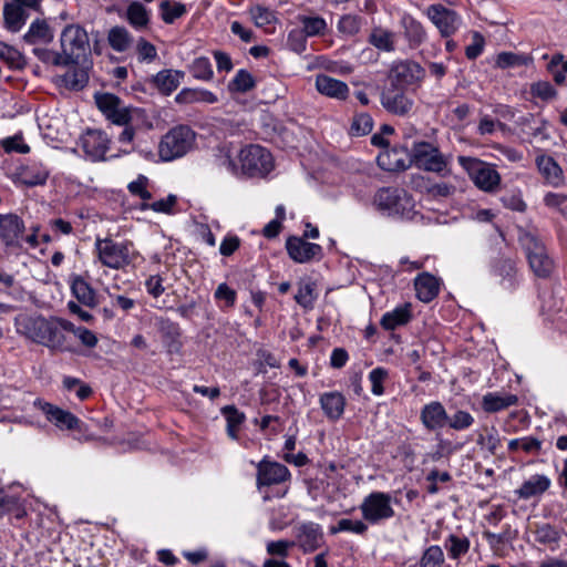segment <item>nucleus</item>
Here are the masks:
<instances>
[{
    "mask_svg": "<svg viewBox=\"0 0 567 567\" xmlns=\"http://www.w3.org/2000/svg\"><path fill=\"white\" fill-rule=\"evenodd\" d=\"M34 406L41 410L49 422L53 423L60 430H78L80 427V420L71 412L62 410L49 402L40 399L34 401Z\"/></svg>",
    "mask_w": 567,
    "mask_h": 567,
    "instance_id": "ddd939ff",
    "label": "nucleus"
},
{
    "mask_svg": "<svg viewBox=\"0 0 567 567\" xmlns=\"http://www.w3.org/2000/svg\"><path fill=\"white\" fill-rule=\"evenodd\" d=\"M530 93L533 96L539 97L543 101H548L557 95V91L547 81H539L530 86Z\"/></svg>",
    "mask_w": 567,
    "mask_h": 567,
    "instance_id": "5fc2aeb1",
    "label": "nucleus"
},
{
    "mask_svg": "<svg viewBox=\"0 0 567 567\" xmlns=\"http://www.w3.org/2000/svg\"><path fill=\"white\" fill-rule=\"evenodd\" d=\"M107 42L114 51L124 52L132 45L133 39L124 27L115 25L107 33Z\"/></svg>",
    "mask_w": 567,
    "mask_h": 567,
    "instance_id": "7c9ffc66",
    "label": "nucleus"
},
{
    "mask_svg": "<svg viewBox=\"0 0 567 567\" xmlns=\"http://www.w3.org/2000/svg\"><path fill=\"white\" fill-rule=\"evenodd\" d=\"M147 178L140 176L136 181L130 183L128 190L136 196H140L143 200H150L152 194L146 189Z\"/></svg>",
    "mask_w": 567,
    "mask_h": 567,
    "instance_id": "052dcab7",
    "label": "nucleus"
},
{
    "mask_svg": "<svg viewBox=\"0 0 567 567\" xmlns=\"http://www.w3.org/2000/svg\"><path fill=\"white\" fill-rule=\"evenodd\" d=\"M227 420V431L231 437H236V431L245 420L244 413L239 412L236 406L227 405L221 409Z\"/></svg>",
    "mask_w": 567,
    "mask_h": 567,
    "instance_id": "58836bf2",
    "label": "nucleus"
},
{
    "mask_svg": "<svg viewBox=\"0 0 567 567\" xmlns=\"http://www.w3.org/2000/svg\"><path fill=\"white\" fill-rule=\"evenodd\" d=\"M421 420L427 430H436L446 425L447 414L440 402H432L423 408Z\"/></svg>",
    "mask_w": 567,
    "mask_h": 567,
    "instance_id": "4be33fe9",
    "label": "nucleus"
},
{
    "mask_svg": "<svg viewBox=\"0 0 567 567\" xmlns=\"http://www.w3.org/2000/svg\"><path fill=\"white\" fill-rule=\"evenodd\" d=\"M405 30H406V34L415 43L422 42V40L425 37V31L423 30L421 23H419L414 19L410 18L409 21L405 22Z\"/></svg>",
    "mask_w": 567,
    "mask_h": 567,
    "instance_id": "338daca9",
    "label": "nucleus"
},
{
    "mask_svg": "<svg viewBox=\"0 0 567 567\" xmlns=\"http://www.w3.org/2000/svg\"><path fill=\"white\" fill-rule=\"evenodd\" d=\"M96 249L101 262L110 268L120 269L130 264L126 245L116 244L112 239L97 240Z\"/></svg>",
    "mask_w": 567,
    "mask_h": 567,
    "instance_id": "9b49d317",
    "label": "nucleus"
},
{
    "mask_svg": "<svg viewBox=\"0 0 567 567\" xmlns=\"http://www.w3.org/2000/svg\"><path fill=\"white\" fill-rule=\"evenodd\" d=\"M196 134L187 125L171 128L161 140L158 155L168 162L186 155L195 144Z\"/></svg>",
    "mask_w": 567,
    "mask_h": 567,
    "instance_id": "f03ea898",
    "label": "nucleus"
},
{
    "mask_svg": "<svg viewBox=\"0 0 567 567\" xmlns=\"http://www.w3.org/2000/svg\"><path fill=\"white\" fill-rule=\"evenodd\" d=\"M23 233L24 223L18 215H0V238L6 246H19Z\"/></svg>",
    "mask_w": 567,
    "mask_h": 567,
    "instance_id": "dca6fc26",
    "label": "nucleus"
},
{
    "mask_svg": "<svg viewBox=\"0 0 567 567\" xmlns=\"http://www.w3.org/2000/svg\"><path fill=\"white\" fill-rule=\"evenodd\" d=\"M417 298L423 302L432 301L439 293V280L429 272L420 274L414 280Z\"/></svg>",
    "mask_w": 567,
    "mask_h": 567,
    "instance_id": "5701e85b",
    "label": "nucleus"
},
{
    "mask_svg": "<svg viewBox=\"0 0 567 567\" xmlns=\"http://www.w3.org/2000/svg\"><path fill=\"white\" fill-rule=\"evenodd\" d=\"M16 322L18 331L32 341L53 349L70 350L65 344V336L56 323L27 315L19 316Z\"/></svg>",
    "mask_w": 567,
    "mask_h": 567,
    "instance_id": "f257e3e1",
    "label": "nucleus"
},
{
    "mask_svg": "<svg viewBox=\"0 0 567 567\" xmlns=\"http://www.w3.org/2000/svg\"><path fill=\"white\" fill-rule=\"evenodd\" d=\"M470 548V540L466 537H458L450 535L447 538V550L449 556L453 559H457L465 555Z\"/></svg>",
    "mask_w": 567,
    "mask_h": 567,
    "instance_id": "37998d69",
    "label": "nucleus"
},
{
    "mask_svg": "<svg viewBox=\"0 0 567 567\" xmlns=\"http://www.w3.org/2000/svg\"><path fill=\"white\" fill-rule=\"evenodd\" d=\"M411 161L417 168L434 173H441L447 164L439 148L427 142L413 145Z\"/></svg>",
    "mask_w": 567,
    "mask_h": 567,
    "instance_id": "0eeeda50",
    "label": "nucleus"
},
{
    "mask_svg": "<svg viewBox=\"0 0 567 567\" xmlns=\"http://www.w3.org/2000/svg\"><path fill=\"white\" fill-rule=\"evenodd\" d=\"M316 87L321 94L341 101L349 94V87L344 82L326 74L317 75Z\"/></svg>",
    "mask_w": 567,
    "mask_h": 567,
    "instance_id": "aec40b11",
    "label": "nucleus"
},
{
    "mask_svg": "<svg viewBox=\"0 0 567 567\" xmlns=\"http://www.w3.org/2000/svg\"><path fill=\"white\" fill-rule=\"evenodd\" d=\"M177 203V197L175 195H168L164 199L156 200L154 203H151L150 207L152 210L156 213H165V214H172L173 208Z\"/></svg>",
    "mask_w": 567,
    "mask_h": 567,
    "instance_id": "69168bd1",
    "label": "nucleus"
},
{
    "mask_svg": "<svg viewBox=\"0 0 567 567\" xmlns=\"http://www.w3.org/2000/svg\"><path fill=\"white\" fill-rule=\"evenodd\" d=\"M517 403V396L509 394L505 396H501L497 394L488 393L483 396V409L486 412L494 413L499 410L506 409L511 405H514Z\"/></svg>",
    "mask_w": 567,
    "mask_h": 567,
    "instance_id": "473e14b6",
    "label": "nucleus"
},
{
    "mask_svg": "<svg viewBox=\"0 0 567 567\" xmlns=\"http://www.w3.org/2000/svg\"><path fill=\"white\" fill-rule=\"evenodd\" d=\"M424 69L413 61H402L392 66L389 73L392 86L404 87L415 84L424 78Z\"/></svg>",
    "mask_w": 567,
    "mask_h": 567,
    "instance_id": "f8f14e48",
    "label": "nucleus"
},
{
    "mask_svg": "<svg viewBox=\"0 0 567 567\" xmlns=\"http://www.w3.org/2000/svg\"><path fill=\"white\" fill-rule=\"evenodd\" d=\"M0 60L11 69L21 70L25 66V59L22 53L3 42H0Z\"/></svg>",
    "mask_w": 567,
    "mask_h": 567,
    "instance_id": "f704fd0d",
    "label": "nucleus"
},
{
    "mask_svg": "<svg viewBox=\"0 0 567 567\" xmlns=\"http://www.w3.org/2000/svg\"><path fill=\"white\" fill-rule=\"evenodd\" d=\"M89 69L84 66H74L70 69L63 76V85L73 91L82 90L89 82Z\"/></svg>",
    "mask_w": 567,
    "mask_h": 567,
    "instance_id": "c756f323",
    "label": "nucleus"
},
{
    "mask_svg": "<svg viewBox=\"0 0 567 567\" xmlns=\"http://www.w3.org/2000/svg\"><path fill=\"white\" fill-rule=\"evenodd\" d=\"M559 532L550 524H542L535 530V539L539 544L550 545L559 540Z\"/></svg>",
    "mask_w": 567,
    "mask_h": 567,
    "instance_id": "79ce46f5",
    "label": "nucleus"
},
{
    "mask_svg": "<svg viewBox=\"0 0 567 567\" xmlns=\"http://www.w3.org/2000/svg\"><path fill=\"white\" fill-rule=\"evenodd\" d=\"M293 546L292 542L286 539L271 540L266 545L267 554L272 557L285 559L289 555L290 548Z\"/></svg>",
    "mask_w": 567,
    "mask_h": 567,
    "instance_id": "8fccbe9b",
    "label": "nucleus"
},
{
    "mask_svg": "<svg viewBox=\"0 0 567 567\" xmlns=\"http://www.w3.org/2000/svg\"><path fill=\"white\" fill-rule=\"evenodd\" d=\"M320 404L327 417L338 420L343 413L346 399L339 392H328L321 395Z\"/></svg>",
    "mask_w": 567,
    "mask_h": 567,
    "instance_id": "bb28decb",
    "label": "nucleus"
},
{
    "mask_svg": "<svg viewBox=\"0 0 567 567\" xmlns=\"http://www.w3.org/2000/svg\"><path fill=\"white\" fill-rule=\"evenodd\" d=\"M250 14L257 27L269 25L276 20L274 12L261 6L251 8Z\"/></svg>",
    "mask_w": 567,
    "mask_h": 567,
    "instance_id": "3c124183",
    "label": "nucleus"
},
{
    "mask_svg": "<svg viewBox=\"0 0 567 567\" xmlns=\"http://www.w3.org/2000/svg\"><path fill=\"white\" fill-rule=\"evenodd\" d=\"M241 169L249 176H264L272 169V156L259 145H249L240 151Z\"/></svg>",
    "mask_w": 567,
    "mask_h": 567,
    "instance_id": "423d86ee",
    "label": "nucleus"
},
{
    "mask_svg": "<svg viewBox=\"0 0 567 567\" xmlns=\"http://www.w3.org/2000/svg\"><path fill=\"white\" fill-rule=\"evenodd\" d=\"M60 44L68 65L78 64L90 52L87 32L79 24H68L62 30Z\"/></svg>",
    "mask_w": 567,
    "mask_h": 567,
    "instance_id": "7ed1b4c3",
    "label": "nucleus"
},
{
    "mask_svg": "<svg viewBox=\"0 0 567 567\" xmlns=\"http://www.w3.org/2000/svg\"><path fill=\"white\" fill-rule=\"evenodd\" d=\"M323 534L316 523L302 524L298 534V543L303 553H312L321 546Z\"/></svg>",
    "mask_w": 567,
    "mask_h": 567,
    "instance_id": "6ab92c4d",
    "label": "nucleus"
},
{
    "mask_svg": "<svg viewBox=\"0 0 567 567\" xmlns=\"http://www.w3.org/2000/svg\"><path fill=\"white\" fill-rule=\"evenodd\" d=\"M396 155V152L395 151H385L383 153H381L379 156H378V164L381 168L385 169V171H396V169H400V168H405V165L403 164V162L401 159H396L394 162L390 161V157L392 156H395Z\"/></svg>",
    "mask_w": 567,
    "mask_h": 567,
    "instance_id": "bf43d9fd",
    "label": "nucleus"
},
{
    "mask_svg": "<svg viewBox=\"0 0 567 567\" xmlns=\"http://www.w3.org/2000/svg\"><path fill=\"white\" fill-rule=\"evenodd\" d=\"M388 372L382 368H377L370 372V381L372 383V392L375 395H381L384 392L382 382L385 380Z\"/></svg>",
    "mask_w": 567,
    "mask_h": 567,
    "instance_id": "e2e57ef3",
    "label": "nucleus"
},
{
    "mask_svg": "<svg viewBox=\"0 0 567 567\" xmlns=\"http://www.w3.org/2000/svg\"><path fill=\"white\" fill-rule=\"evenodd\" d=\"M372 126L373 121L369 114H359L352 122L351 132L358 136L367 135L371 132Z\"/></svg>",
    "mask_w": 567,
    "mask_h": 567,
    "instance_id": "603ef678",
    "label": "nucleus"
},
{
    "mask_svg": "<svg viewBox=\"0 0 567 567\" xmlns=\"http://www.w3.org/2000/svg\"><path fill=\"white\" fill-rule=\"evenodd\" d=\"M255 85L254 76L247 70H239L228 84V89L231 92L246 93L252 90Z\"/></svg>",
    "mask_w": 567,
    "mask_h": 567,
    "instance_id": "e433bc0d",
    "label": "nucleus"
},
{
    "mask_svg": "<svg viewBox=\"0 0 567 567\" xmlns=\"http://www.w3.org/2000/svg\"><path fill=\"white\" fill-rule=\"evenodd\" d=\"M126 18L128 22L137 28L142 29L148 24V14L144 6L137 1L132 2L126 11Z\"/></svg>",
    "mask_w": 567,
    "mask_h": 567,
    "instance_id": "c9c22d12",
    "label": "nucleus"
},
{
    "mask_svg": "<svg viewBox=\"0 0 567 567\" xmlns=\"http://www.w3.org/2000/svg\"><path fill=\"white\" fill-rule=\"evenodd\" d=\"M444 563V554L440 546L432 545L422 555L420 567H441Z\"/></svg>",
    "mask_w": 567,
    "mask_h": 567,
    "instance_id": "a19ab883",
    "label": "nucleus"
},
{
    "mask_svg": "<svg viewBox=\"0 0 567 567\" xmlns=\"http://www.w3.org/2000/svg\"><path fill=\"white\" fill-rule=\"evenodd\" d=\"M33 53L43 63L52 64L54 66H66L68 65L62 51L55 52V51L44 49V48H34Z\"/></svg>",
    "mask_w": 567,
    "mask_h": 567,
    "instance_id": "ea45409f",
    "label": "nucleus"
},
{
    "mask_svg": "<svg viewBox=\"0 0 567 567\" xmlns=\"http://www.w3.org/2000/svg\"><path fill=\"white\" fill-rule=\"evenodd\" d=\"M315 289L316 284L313 282L300 285L298 292L295 296L297 303L306 309L312 308L313 301L316 299Z\"/></svg>",
    "mask_w": 567,
    "mask_h": 567,
    "instance_id": "49530a36",
    "label": "nucleus"
},
{
    "mask_svg": "<svg viewBox=\"0 0 567 567\" xmlns=\"http://www.w3.org/2000/svg\"><path fill=\"white\" fill-rule=\"evenodd\" d=\"M427 17L437 27L443 37H449L456 30V13L442 4L430 6Z\"/></svg>",
    "mask_w": 567,
    "mask_h": 567,
    "instance_id": "f3484780",
    "label": "nucleus"
},
{
    "mask_svg": "<svg viewBox=\"0 0 567 567\" xmlns=\"http://www.w3.org/2000/svg\"><path fill=\"white\" fill-rule=\"evenodd\" d=\"M550 486V480L546 475H533L526 480L519 489L518 495L523 499H529L545 493Z\"/></svg>",
    "mask_w": 567,
    "mask_h": 567,
    "instance_id": "a878e982",
    "label": "nucleus"
},
{
    "mask_svg": "<svg viewBox=\"0 0 567 567\" xmlns=\"http://www.w3.org/2000/svg\"><path fill=\"white\" fill-rule=\"evenodd\" d=\"M410 319L411 313L408 307H400L392 312L385 313L381 320V324L386 330H393L399 326L408 323Z\"/></svg>",
    "mask_w": 567,
    "mask_h": 567,
    "instance_id": "72a5a7b5",
    "label": "nucleus"
},
{
    "mask_svg": "<svg viewBox=\"0 0 567 567\" xmlns=\"http://www.w3.org/2000/svg\"><path fill=\"white\" fill-rule=\"evenodd\" d=\"M53 31L49 23L43 19H37L24 34L23 39L29 44L43 43L49 44L53 41Z\"/></svg>",
    "mask_w": 567,
    "mask_h": 567,
    "instance_id": "393cba45",
    "label": "nucleus"
},
{
    "mask_svg": "<svg viewBox=\"0 0 567 567\" xmlns=\"http://www.w3.org/2000/svg\"><path fill=\"white\" fill-rule=\"evenodd\" d=\"M474 422L473 416L466 411H457L453 416H447L446 425L460 431L470 427Z\"/></svg>",
    "mask_w": 567,
    "mask_h": 567,
    "instance_id": "864d4df0",
    "label": "nucleus"
},
{
    "mask_svg": "<svg viewBox=\"0 0 567 567\" xmlns=\"http://www.w3.org/2000/svg\"><path fill=\"white\" fill-rule=\"evenodd\" d=\"M110 140L100 130H87L81 138L84 152L96 159H102L109 148Z\"/></svg>",
    "mask_w": 567,
    "mask_h": 567,
    "instance_id": "a211bd4d",
    "label": "nucleus"
},
{
    "mask_svg": "<svg viewBox=\"0 0 567 567\" xmlns=\"http://www.w3.org/2000/svg\"><path fill=\"white\" fill-rule=\"evenodd\" d=\"M3 18L7 29L17 32L25 23L27 12L17 3H7L3 8Z\"/></svg>",
    "mask_w": 567,
    "mask_h": 567,
    "instance_id": "c85d7f7f",
    "label": "nucleus"
},
{
    "mask_svg": "<svg viewBox=\"0 0 567 567\" xmlns=\"http://www.w3.org/2000/svg\"><path fill=\"white\" fill-rule=\"evenodd\" d=\"M402 195H406L404 190L394 187H383L375 193L373 202L380 210L398 213Z\"/></svg>",
    "mask_w": 567,
    "mask_h": 567,
    "instance_id": "412c9836",
    "label": "nucleus"
},
{
    "mask_svg": "<svg viewBox=\"0 0 567 567\" xmlns=\"http://www.w3.org/2000/svg\"><path fill=\"white\" fill-rule=\"evenodd\" d=\"M360 18L352 14L341 17L338 23V30L348 35H354L360 30Z\"/></svg>",
    "mask_w": 567,
    "mask_h": 567,
    "instance_id": "4d7b16f0",
    "label": "nucleus"
},
{
    "mask_svg": "<svg viewBox=\"0 0 567 567\" xmlns=\"http://www.w3.org/2000/svg\"><path fill=\"white\" fill-rule=\"evenodd\" d=\"M184 76L183 71L163 70L153 78L152 82L162 94L169 95L178 87Z\"/></svg>",
    "mask_w": 567,
    "mask_h": 567,
    "instance_id": "b1692460",
    "label": "nucleus"
},
{
    "mask_svg": "<svg viewBox=\"0 0 567 567\" xmlns=\"http://www.w3.org/2000/svg\"><path fill=\"white\" fill-rule=\"evenodd\" d=\"M190 72L194 78L198 80L208 81L213 78V69L209 60L207 58H197L192 66Z\"/></svg>",
    "mask_w": 567,
    "mask_h": 567,
    "instance_id": "de8ad7c7",
    "label": "nucleus"
},
{
    "mask_svg": "<svg viewBox=\"0 0 567 567\" xmlns=\"http://www.w3.org/2000/svg\"><path fill=\"white\" fill-rule=\"evenodd\" d=\"M526 252L529 261V266L537 277H548L554 268L553 260L548 257L546 248L533 236H527Z\"/></svg>",
    "mask_w": 567,
    "mask_h": 567,
    "instance_id": "9d476101",
    "label": "nucleus"
},
{
    "mask_svg": "<svg viewBox=\"0 0 567 567\" xmlns=\"http://www.w3.org/2000/svg\"><path fill=\"white\" fill-rule=\"evenodd\" d=\"M496 272L503 278H512L515 272V262L509 258H501L495 265Z\"/></svg>",
    "mask_w": 567,
    "mask_h": 567,
    "instance_id": "774afa93",
    "label": "nucleus"
},
{
    "mask_svg": "<svg viewBox=\"0 0 567 567\" xmlns=\"http://www.w3.org/2000/svg\"><path fill=\"white\" fill-rule=\"evenodd\" d=\"M1 145L7 153L17 152L20 154H27L30 151L29 146L23 143L21 135L8 137L1 142Z\"/></svg>",
    "mask_w": 567,
    "mask_h": 567,
    "instance_id": "13d9d810",
    "label": "nucleus"
},
{
    "mask_svg": "<svg viewBox=\"0 0 567 567\" xmlns=\"http://www.w3.org/2000/svg\"><path fill=\"white\" fill-rule=\"evenodd\" d=\"M381 104L390 113L395 115H405L413 106V101L409 99L403 87H385L381 93Z\"/></svg>",
    "mask_w": 567,
    "mask_h": 567,
    "instance_id": "4468645a",
    "label": "nucleus"
},
{
    "mask_svg": "<svg viewBox=\"0 0 567 567\" xmlns=\"http://www.w3.org/2000/svg\"><path fill=\"white\" fill-rule=\"evenodd\" d=\"M460 164L468 172L474 184L485 192H493L499 184L501 176L496 169L474 157H458Z\"/></svg>",
    "mask_w": 567,
    "mask_h": 567,
    "instance_id": "39448f33",
    "label": "nucleus"
},
{
    "mask_svg": "<svg viewBox=\"0 0 567 567\" xmlns=\"http://www.w3.org/2000/svg\"><path fill=\"white\" fill-rule=\"evenodd\" d=\"M368 530V525L360 519L341 518L337 525L330 528L331 534L349 532L357 535H363Z\"/></svg>",
    "mask_w": 567,
    "mask_h": 567,
    "instance_id": "4c0bfd02",
    "label": "nucleus"
},
{
    "mask_svg": "<svg viewBox=\"0 0 567 567\" xmlns=\"http://www.w3.org/2000/svg\"><path fill=\"white\" fill-rule=\"evenodd\" d=\"M484 37L480 32L473 33V42L468 47H466L465 54L467 59L474 60L476 59L483 51L484 48Z\"/></svg>",
    "mask_w": 567,
    "mask_h": 567,
    "instance_id": "0e129e2a",
    "label": "nucleus"
},
{
    "mask_svg": "<svg viewBox=\"0 0 567 567\" xmlns=\"http://www.w3.org/2000/svg\"><path fill=\"white\" fill-rule=\"evenodd\" d=\"M136 51L140 60L142 61H153L157 55L156 48L151 42L146 41L144 38H141L137 41Z\"/></svg>",
    "mask_w": 567,
    "mask_h": 567,
    "instance_id": "680f3d73",
    "label": "nucleus"
},
{
    "mask_svg": "<svg viewBox=\"0 0 567 567\" xmlns=\"http://www.w3.org/2000/svg\"><path fill=\"white\" fill-rule=\"evenodd\" d=\"M290 473L282 463H257V487L265 501L272 497L268 488L288 480Z\"/></svg>",
    "mask_w": 567,
    "mask_h": 567,
    "instance_id": "6e6552de",
    "label": "nucleus"
},
{
    "mask_svg": "<svg viewBox=\"0 0 567 567\" xmlns=\"http://www.w3.org/2000/svg\"><path fill=\"white\" fill-rule=\"evenodd\" d=\"M162 18L166 23H173L176 19L181 18L185 12L186 8L182 3L171 4L168 0L161 3Z\"/></svg>",
    "mask_w": 567,
    "mask_h": 567,
    "instance_id": "09e8293b",
    "label": "nucleus"
},
{
    "mask_svg": "<svg viewBox=\"0 0 567 567\" xmlns=\"http://www.w3.org/2000/svg\"><path fill=\"white\" fill-rule=\"evenodd\" d=\"M370 42L375 48L384 51L393 50L392 33L383 29H374L370 34Z\"/></svg>",
    "mask_w": 567,
    "mask_h": 567,
    "instance_id": "a18cd8bd",
    "label": "nucleus"
},
{
    "mask_svg": "<svg viewBox=\"0 0 567 567\" xmlns=\"http://www.w3.org/2000/svg\"><path fill=\"white\" fill-rule=\"evenodd\" d=\"M536 164L540 174L548 183L558 185L561 182L563 171L553 157L540 155L536 158Z\"/></svg>",
    "mask_w": 567,
    "mask_h": 567,
    "instance_id": "cd10ccee",
    "label": "nucleus"
},
{
    "mask_svg": "<svg viewBox=\"0 0 567 567\" xmlns=\"http://www.w3.org/2000/svg\"><path fill=\"white\" fill-rule=\"evenodd\" d=\"M72 292L79 302L86 307H94L96 305L95 293L91 286L81 277L72 281Z\"/></svg>",
    "mask_w": 567,
    "mask_h": 567,
    "instance_id": "2f4dec72",
    "label": "nucleus"
},
{
    "mask_svg": "<svg viewBox=\"0 0 567 567\" xmlns=\"http://www.w3.org/2000/svg\"><path fill=\"white\" fill-rule=\"evenodd\" d=\"M301 22L307 35L320 34L327 27L326 21L319 17H302Z\"/></svg>",
    "mask_w": 567,
    "mask_h": 567,
    "instance_id": "6e6d98bb",
    "label": "nucleus"
},
{
    "mask_svg": "<svg viewBox=\"0 0 567 567\" xmlns=\"http://www.w3.org/2000/svg\"><path fill=\"white\" fill-rule=\"evenodd\" d=\"M95 102L100 111L112 123L117 125L130 124L132 120L130 109L124 106L116 95L112 93L96 94Z\"/></svg>",
    "mask_w": 567,
    "mask_h": 567,
    "instance_id": "1a4fd4ad",
    "label": "nucleus"
},
{
    "mask_svg": "<svg viewBox=\"0 0 567 567\" xmlns=\"http://www.w3.org/2000/svg\"><path fill=\"white\" fill-rule=\"evenodd\" d=\"M548 71L553 74L554 81L561 85L565 82L567 73V61H564L561 54H555L547 66Z\"/></svg>",
    "mask_w": 567,
    "mask_h": 567,
    "instance_id": "c03bdc74",
    "label": "nucleus"
},
{
    "mask_svg": "<svg viewBox=\"0 0 567 567\" xmlns=\"http://www.w3.org/2000/svg\"><path fill=\"white\" fill-rule=\"evenodd\" d=\"M360 511L364 520L371 525H380L395 515L392 495L386 492H372L367 495L360 505Z\"/></svg>",
    "mask_w": 567,
    "mask_h": 567,
    "instance_id": "20e7f679",
    "label": "nucleus"
},
{
    "mask_svg": "<svg viewBox=\"0 0 567 567\" xmlns=\"http://www.w3.org/2000/svg\"><path fill=\"white\" fill-rule=\"evenodd\" d=\"M286 248L289 257L299 264L309 262L322 251L318 244L306 241L303 238L291 236L287 239Z\"/></svg>",
    "mask_w": 567,
    "mask_h": 567,
    "instance_id": "2eb2a0df",
    "label": "nucleus"
}]
</instances>
